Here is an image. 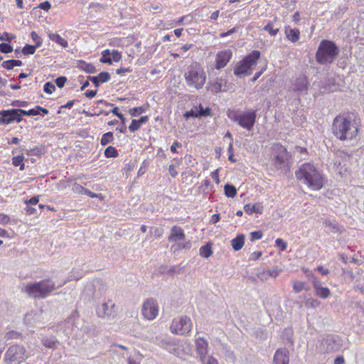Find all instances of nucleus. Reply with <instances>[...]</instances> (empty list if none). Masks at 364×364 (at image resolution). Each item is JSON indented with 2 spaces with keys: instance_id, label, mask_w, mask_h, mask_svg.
<instances>
[{
  "instance_id": "nucleus-1",
  "label": "nucleus",
  "mask_w": 364,
  "mask_h": 364,
  "mask_svg": "<svg viewBox=\"0 0 364 364\" xmlns=\"http://www.w3.org/2000/svg\"><path fill=\"white\" fill-rule=\"evenodd\" d=\"M332 132L341 141H353L357 139L358 127L349 116L338 115L333 119Z\"/></svg>"
},
{
  "instance_id": "nucleus-2",
  "label": "nucleus",
  "mask_w": 364,
  "mask_h": 364,
  "mask_svg": "<svg viewBox=\"0 0 364 364\" xmlns=\"http://www.w3.org/2000/svg\"><path fill=\"white\" fill-rule=\"evenodd\" d=\"M298 180L301 181L314 191L320 190L323 186V178L313 164L304 163L295 172Z\"/></svg>"
},
{
  "instance_id": "nucleus-3",
  "label": "nucleus",
  "mask_w": 364,
  "mask_h": 364,
  "mask_svg": "<svg viewBox=\"0 0 364 364\" xmlns=\"http://www.w3.org/2000/svg\"><path fill=\"white\" fill-rule=\"evenodd\" d=\"M62 285L56 286L52 279L47 278L37 282L23 284L21 287V291L33 299H45Z\"/></svg>"
},
{
  "instance_id": "nucleus-4",
  "label": "nucleus",
  "mask_w": 364,
  "mask_h": 364,
  "mask_svg": "<svg viewBox=\"0 0 364 364\" xmlns=\"http://www.w3.org/2000/svg\"><path fill=\"white\" fill-rule=\"evenodd\" d=\"M339 53V48L333 41L323 40L316 53V60L321 65L331 64L336 60Z\"/></svg>"
},
{
  "instance_id": "nucleus-5",
  "label": "nucleus",
  "mask_w": 364,
  "mask_h": 364,
  "mask_svg": "<svg viewBox=\"0 0 364 364\" xmlns=\"http://www.w3.org/2000/svg\"><path fill=\"white\" fill-rule=\"evenodd\" d=\"M184 77L187 85L196 90L202 88L206 80L203 69L197 63H192L187 68Z\"/></svg>"
},
{
  "instance_id": "nucleus-6",
  "label": "nucleus",
  "mask_w": 364,
  "mask_h": 364,
  "mask_svg": "<svg viewBox=\"0 0 364 364\" xmlns=\"http://www.w3.org/2000/svg\"><path fill=\"white\" fill-rule=\"evenodd\" d=\"M260 57L259 50H253L242 60L236 63L234 68V75L241 78L245 75H250L253 67L257 64V60Z\"/></svg>"
},
{
  "instance_id": "nucleus-7",
  "label": "nucleus",
  "mask_w": 364,
  "mask_h": 364,
  "mask_svg": "<svg viewBox=\"0 0 364 364\" xmlns=\"http://www.w3.org/2000/svg\"><path fill=\"white\" fill-rule=\"evenodd\" d=\"M228 117L230 120L236 122L240 127L251 131L256 121V111H249L242 113L229 112Z\"/></svg>"
},
{
  "instance_id": "nucleus-8",
  "label": "nucleus",
  "mask_w": 364,
  "mask_h": 364,
  "mask_svg": "<svg viewBox=\"0 0 364 364\" xmlns=\"http://www.w3.org/2000/svg\"><path fill=\"white\" fill-rule=\"evenodd\" d=\"M192 326V321L188 316H179L172 321L170 330L173 334L186 336L191 332Z\"/></svg>"
},
{
  "instance_id": "nucleus-9",
  "label": "nucleus",
  "mask_w": 364,
  "mask_h": 364,
  "mask_svg": "<svg viewBox=\"0 0 364 364\" xmlns=\"http://www.w3.org/2000/svg\"><path fill=\"white\" fill-rule=\"evenodd\" d=\"M26 348L23 346L14 345L9 347L4 355L6 363L17 361L21 363L26 359Z\"/></svg>"
},
{
  "instance_id": "nucleus-10",
  "label": "nucleus",
  "mask_w": 364,
  "mask_h": 364,
  "mask_svg": "<svg viewBox=\"0 0 364 364\" xmlns=\"http://www.w3.org/2000/svg\"><path fill=\"white\" fill-rule=\"evenodd\" d=\"M341 346V340L336 335H328L320 343L319 350L323 353L337 351Z\"/></svg>"
},
{
  "instance_id": "nucleus-11",
  "label": "nucleus",
  "mask_w": 364,
  "mask_h": 364,
  "mask_svg": "<svg viewBox=\"0 0 364 364\" xmlns=\"http://www.w3.org/2000/svg\"><path fill=\"white\" fill-rule=\"evenodd\" d=\"M141 312L145 318L154 319L159 314V306L156 300L152 298L146 299L143 304Z\"/></svg>"
},
{
  "instance_id": "nucleus-12",
  "label": "nucleus",
  "mask_w": 364,
  "mask_h": 364,
  "mask_svg": "<svg viewBox=\"0 0 364 364\" xmlns=\"http://www.w3.org/2000/svg\"><path fill=\"white\" fill-rule=\"evenodd\" d=\"M43 313L42 311H31L24 316V323L31 327H37L44 323Z\"/></svg>"
},
{
  "instance_id": "nucleus-13",
  "label": "nucleus",
  "mask_w": 364,
  "mask_h": 364,
  "mask_svg": "<svg viewBox=\"0 0 364 364\" xmlns=\"http://www.w3.org/2000/svg\"><path fill=\"white\" fill-rule=\"evenodd\" d=\"M116 312L115 305L110 301L102 303L97 309V315L102 318H114Z\"/></svg>"
},
{
  "instance_id": "nucleus-14",
  "label": "nucleus",
  "mask_w": 364,
  "mask_h": 364,
  "mask_svg": "<svg viewBox=\"0 0 364 364\" xmlns=\"http://www.w3.org/2000/svg\"><path fill=\"white\" fill-rule=\"evenodd\" d=\"M274 151L276 167L279 169L282 168L289 158L287 151L286 148L282 145L275 146Z\"/></svg>"
},
{
  "instance_id": "nucleus-15",
  "label": "nucleus",
  "mask_w": 364,
  "mask_h": 364,
  "mask_svg": "<svg viewBox=\"0 0 364 364\" xmlns=\"http://www.w3.org/2000/svg\"><path fill=\"white\" fill-rule=\"evenodd\" d=\"M231 50L226 49L218 52L215 56V68L220 70L225 68L232 58Z\"/></svg>"
},
{
  "instance_id": "nucleus-16",
  "label": "nucleus",
  "mask_w": 364,
  "mask_h": 364,
  "mask_svg": "<svg viewBox=\"0 0 364 364\" xmlns=\"http://www.w3.org/2000/svg\"><path fill=\"white\" fill-rule=\"evenodd\" d=\"M196 352L200 357V360H203L204 358L208 357V343L203 338L199 337L196 341Z\"/></svg>"
},
{
  "instance_id": "nucleus-17",
  "label": "nucleus",
  "mask_w": 364,
  "mask_h": 364,
  "mask_svg": "<svg viewBox=\"0 0 364 364\" xmlns=\"http://www.w3.org/2000/svg\"><path fill=\"white\" fill-rule=\"evenodd\" d=\"M232 88V85L223 77L218 79L217 82L211 85V91L215 93L226 92Z\"/></svg>"
},
{
  "instance_id": "nucleus-18",
  "label": "nucleus",
  "mask_w": 364,
  "mask_h": 364,
  "mask_svg": "<svg viewBox=\"0 0 364 364\" xmlns=\"http://www.w3.org/2000/svg\"><path fill=\"white\" fill-rule=\"evenodd\" d=\"M289 353L287 348H279L274 355V364H289Z\"/></svg>"
},
{
  "instance_id": "nucleus-19",
  "label": "nucleus",
  "mask_w": 364,
  "mask_h": 364,
  "mask_svg": "<svg viewBox=\"0 0 364 364\" xmlns=\"http://www.w3.org/2000/svg\"><path fill=\"white\" fill-rule=\"evenodd\" d=\"M308 87L309 82L305 75H300L291 80V88L295 91H306L308 89Z\"/></svg>"
},
{
  "instance_id": "nucleus-20",
  "label": "nucleus",
  "mask_w": 364,
  "mask_h": 364,
  "mask_svg": "<svg viewBox=\"0 0 364 364\" xmlns=\"http://www.w3.org/2000/svg\"><path fill=\"white\" fill-rule=\"evenodd\" d=\"M323 225L328 230L333 233H341L344 230L343 226L341 225L336 220L331 218H326L323 220Z\"/></svg>"
},
{
  "instance_id": "nucleus-21",
  "label": "nucleus",
  "mask_w": 364,
  "mask_h": 364,
  "mask_svg": "<svg viewBox=\"0 0 364 364\" xmlns=\"http://www.w3.org/2000/svg\"><path fill=\"white\" fill-rule=\"evenodd\" d=\"M185 238V234L183 230L177 225H174L171 228V234L168 237L169 241L177 242L182 240Z\"/></svg>"
},
{
  "instance_id": "nucleus-22",
  "label": "nucleus",
  "mask_w": 364,
  "mask_h": 364,
  "mask_svg": "<svg viewBox=\"0 0 364 364\" xmlns=\"http://www.w3.org/2000/svg\"><path fill=\"white\" fill-rule=\"evenodd\" d=\"M4 113L6 114V121L8 124L12 123L14 121L20 122L23 120V118L21 117V114H17V111H16V109L4 110Z\"/></svg>"
},
{
  "instance_id": "nucleus-23",
  "label": "nucleus",
  "mask_w": 364,
  "mask_h": 364,
  "mask_svg": "<svg viewBox=\"0 0 364 364\" xmlns=\"http://www.w3.org/2000/svg\"><path fill=\"white\" fill-rule=\"evenodd\" d=\"M285 35L289 41L296 43L300 38V31L298 28H285Z\"/></svg>"
},
{
  "instance_id": "nucleus-24",
  "label": "nucleus",
  "mask_w": 364,
  "mask_h": 364,
  "mask_svg": "<svg viewBox=\"0 0 364 364\" xmlns=\"http://www.w3.org/2000/svg\"><path fill=\"white\" fill-rule=\"evenodd\" d=\"M245 212L248 215L252 213H262L263 210V206L259 203H255L254 205L247 204L244 206Z\"/></svg>"
},
{
  "instance_id": "nucleus-25",
  "label": "nucleus",
  "mask_w": 364,
  "mask_h": 364,
  "mask_svg": "<svg viewBox=\"0 0 364 364\" xmlns=\"http://www.w3.org/2000/svg\"><path fill=\"white\" fill-rule=\"evenodd\" d=\"M245 243V235L241 234L231 240V245L235 251L241 250Z\"/></svg>"
},
{
  "instance_id": "nucleus-26",
  "label": "nucleus",
  "mask_w": 364,
  "mask_h": 364,
  "mask_svg": "<svg viewBox=\"0 0 364 364\" xmlns=\"http://www.w3.org/2000/svg\"><path fill=\"white\" fill-rule=\"evenodd\" d=\"M48 38L50 41L58 43L63 48H67L68 46V41L57 33H49Z\"/></svg>"
},
{
  "instance_id": "nucleus-27",
  "label": "nucleus",
  "mask_w": 364,
  "mask_h": 364,
  "mask_svg": "<svg viewBox=\"0 0 364 364\" xmlns=\"http://www.w3.org/2000/svg\"><path fill=\"white\" fill-rule=\"evenodd\" d=\"M43 345L48 348H56L59 345L58 341L55 337H46L41 341Z\"/></svg>"
},
{
  "instance_id": "nucleus-28",
  "label": "nucleus",
  "mask_w": 364,
  "mask_h": 364,
  "mask_svg": "<svg viewBox=\"0 0 364 364\" xmlns=\"http://www.w3.org/2000/svg\"><path fill=\"white\" fill-rule=\"evenodd\" d=\"M171 338L167 336H159L154 338V343L162 348H164L168 344L169 341Z\"/></svg>"
},
{
  "instance_id": "nucleus-29",
  "label": "nucleus",
  "mask_w": 364,
  "mask_h": 364,
  "mask_svg": "<svg viewBox=\"0 0 364 364\" xmlns=\"http://www.w3.org/2000/svg\"><path fill=\"white\" fill-rule=\"evenodd\" d=\"M23 63L18 60H8L2 63L1 65L3 68L7 70H11L16 66H21Z\"/></svg>"
},
{
  "instance_id": "nucleus-30",
  "label": "nucleus",
  "mask_w": 364,
  "mask_h": 364,
  "mask_svg": "<svg viewBox=\"0 0 364 364\" xmlns=\"http://www.w3.org/2000/svg\"><path fill=\"white\" fill-rule=\"evenodd\" d=\"M200 255L204 258H208L213 254L211 244L207 243L199 250Z\"/></svg>"
},
{
  "instance_id": "nucleus-31",
  "label": "nucleus",
  "mask_w": 364,
  "mask_h": 364,
  "mask_svg": "<svg viewBox=\"0 0 364 364\" xmlns=\"http://www.w3.org/2000/svg\"><path fill=\"white\" fill-rule=\"evenodd\" d=\"M80 68L87 73H95L97 72V69L92 64L84 61L80 62Z\"/></svg>"
},
{
  "instance_id": "nucleus-32",
  "label": "nucleus",
  "mask_w": 364,
  "mask_h": 364,
  "mask_svg": "<svg viewBox=\"0 0 364 364\" xmlns=\"http://www.w3.org/2000/svg\"><path fill=\"white\" fill-rule=\"evenodd\" d=\"M114 140L113 133L111 132H107L102 136L100 144L102 146H106L109 143L112 142Z\"/></svg>"
},
{
  "instance_id": "nucleus-33",
  "label": "nucleus",
  "mask_w": 364,
  "mask_h": 364,
  "mask_svg": "<svg viewBox=\"0 0 364 364\" xmlns=\"http://www.w3.org/2000/svg\"><path fill=\"white\" fill-rule=\"evenodd\" d=\"M263 30L266 32L269 33V34L272 36H274L277 34L279 31V28H274V23L269 21L267 24L263 28Z\"/></svg>"
},
{
  "instance_id": "nucleus-34",
  "label": "nucleus",
  "mask_w": 364,
  "mask_h": 364,
  "mask_svg": "<svg viewBox=\"0 0 364 364\" xmlns=\"http://www.w3.org/2000/svg\"><path fill=\"white\" fill-rule=\"evenodd\" d=\"M225 194L228 198H233L236 193L237 190L232 185L226 184L224 187Z\"/></svg>"
},
{
  "instance_id": "nucleus-35",
  "label": "nucleus",
  "mask_w": 364,
  "mask_h": 364,
  "mask_svg": "<svg viewBox=\"0 0 364 364\" xmlns=\"http://www.w3.org/2000/svg\"><path fill=\"white\" fill-rule=\"evenodd\" d=\"M176 346H177V342L175 338H171L168 344L165 346L164 349L169 352L170 353L175 354L176 353Z\"/></svg>"
},
{
  "instance_id": "nucleus-36",
  "label": "nucleus",
  "mask_w": 364,
  "mask_h": 364,
  "mask_svg": "<svg viewBox=\"0 0 364 364\" xmlns=\"http://www.w3.org/2000/svg\"><path fill=\"white\" fill-rule=\"evenodd\" d=\"M104 154L107 158H115L119 154L115 147L109 146L105 150Z\"/></svg>"
},
{
  "instance_id": "nucleus-37",
  "label": "nucleus",
  "mask_w": 364,
  "mask_h": 364,
  "mask_svg": "<svg viewBox=\"0 0 364 364\" xmlns=\"http://www.w3.org/2000/svg\"><path fill=\"white\" fill-rule=\"evenodd\" d=\"M146 109H147V107H146V106L134 107V108H132L129 109V114L132 117H137V116L140 115L141 114L144 113Z\"/></svg>"
},
{
  "instance_id": "nucleus-38",
  "label": "nucleus",
  "mask_w": 364,
  "mask_h": 364,
  "mask_svg": "<svg viewBox=\"0 0 364 364\" xmlns=\"http://www.w3.org/2000/svg\"><path fill=\"white\" fill-rule=\"evenodd\" d=\"M24 157L23 155L14 156L12 159V164L15 166H20V170L23 171L24 169V164L23 163Z\"/></svg>"
},
{
  "instance_id": "nucleus-39",
  "label": "nucleus",
  "mask_w": 364,
  "mask_h": 364,
  "mask_svg": "<svg viewBox=\"0 0 364 364\" xmlns=\"http://www.w3.org/2000/svg\"><path fill=\"white\" fill-rule=\"evenodd\" d=\"M196 112H198V118L210 115V108L206 107L204 109L201 105H200L198 107H196Z\"/></svg>"
},
{
  "instance_id": "nucleus-40",
  "label": "nucleus",
  "mask_w": 364,
  "mask_h": 364,
  "mask_svg": "<svg viewBox=\"0 0 364 364\" xmlns=\"http://www.w3.org/2000/svg\"><path fill=\"white\" fill-rule=\"evenodd\" d=\"M315 293L318 296L322 299H326L330 295V290L327 287H321L315 291Z\"/></svg>"
},
{
  "instance_id": "nucleus-41",
  "label": "nucleus",
  "mask_w": 364,
  "mask_h": 364,
  "mask_svg": "<svg viewBox=\"0 0 364 364\" xmlns=\"http://www.w3.org/2000/svg\"><path fill=\"white\" fill-rule=\"evenodd\" d=\"M38 47L35 45L26 44L22 49V53L23 55H32L34 54Z\"/></svg>"
},
{
  "instance_id": "nucleus-42",
  "label": "nucleus",
  "mask_w": 364,
  "mask_h": 364,
  "mask_svg": "<svg viewBox=\"0 0 364 364\" xmlns=\"http://www.w3.org/2000/svg\"><path fill=\"white\" fill-rule=\"evenodd\" d=\"M4 338L7 341L18 339L21 338V333L16 331H10L5 334Z\"/></svg>"
},
{
  "instance_id": "nucleus-43",
  "label": "nucleus",
  "mask_w": 364,
  "mask_h": 364,
  "mask_svg": "<svg viewBox=\"0 0 364 364\" xmlns=\"http://www.w3.org/2000/svg\"><path fill=\"white\" fill-rule=\"evenodd\" d=\"M96 77L98 79L100 84L108 82L110 79V75L107 72H101Z\"/></svg>"
},
{
  "instance_id": "nucleus-44",
  "label": "nucleus",
  "mask_w": 364,
  "mask_h": 364,
  "mask_svg": "<svg viewBox=\"0 0 364 364\" xmlns=\"http://www.w3.org/2000/svg\"><path fill=\"white\" fill-rule=\"evenodd\" d=\"M305 305L307 308L316 309L320 305V301L315 299H309L306 301Z\"/></svg>"
},
{
  "instance_id": "nucleus-45",
  "label": "nucleus",
  "mask_w": 364,
  "mask_h": 364,
  "mask_svg": "<svg viewBox=\"0 0 364 364\" xmlns=\"http://www.w3.org/2000/svg\"><path fill=\"white\" fill-rule=\"evenodd\" d=\"M293 289L295 292H300L303 289L307 290V289L305 288V283L299 281H296L294 282Z\"/></svg>"
},
{
  "instance_id": "nucleus-46",
  "label": "nucleus",
  "mask_w": 364,
  "mask_h": 364,
  "mask_svg": "<svg viewBox=\"0 0 364 364\" xmlns=\"http://www.w3.org/2000/svg\"><path fill=\"white\" fill-rule=\"evenodd\" d=\"M55 90V86L51 82H47L43 86V91L48 94H52Z\"/></svg>"
},
{
  "instance_id": "nucleus-47",
  "label": "nucleus",
  "mask_w": 364,
  "mask_h": 364,
  "mask_svg": "<svg viewBox=\"0 0 364 364\" xmlns=\"http://www.w3.org/2000/svg\"><path fill=\"white\" fill-rule=\"evenodd\" d=\"M31 37L32 40L35 42V46L39 48L42 44L41 38L35 31H32L31 33Z\"/></svg>"
},
{
  "instance_id": "nucleus-48",
  "label": "nucleus",
  "mask_w": 364,
  "mask_h": 364,
  "mask_svg": "<svg viewBox=\"0 0 364 364\" xmlns=\"http://www.w3.org/2000/svg\"><path fill=\"white\" fill-rule=\"evenodd\" d=\"M12 50L13 48L11 45L6 43H0V52L3 53H9L12 52Z\"/></svg>"
},
{
  "instance_id": "nucleus-49",
  "label": "nucleus",
  "mask_w": 364,
  "mask_h": 364,
  "mask_svg": "<svg viewBox=\"0 0 364 364\" xmlns=\"http://www.w3.org/2000/svg\"><path fill=\"white\" fill-rule=\"evenodd\" d=\"M275 245L282 251L285 250L287 249V242L283 239H282V238H277L275 240Z\"/></svg>"
},
{
  "instance_id": "nucleus-50",
  "label": "nucleus",
  "mask_w": 364,
  "mask_h": 364,
  "mask_svg": "<svg viewBox=\"0 0 364 364\" xmlns=\"http://www.w3.org/2000/svg\"><path fill=\"white\" fill-rule=\"evenodd\" d=\"M183 116H184V117L186 119H188L190 117H197V118H198V112H196V107H195L194 108L191 109L190 111L186 112L183 114Z\"/></svg>"
},
{
  "instance_id": "nucleus-51",
  "label": "nucleus",
  "mask_w": 364,
  "mask_h": 364,
  "mask_svg": "<svg viewBox=\"0 0 364 364\" xmlns=\"http://www.w3.org/2000/svg\"><path fill=\"white\" fill-rule=\"evenodd\" d=\"M140 127L141 126L139 125L138 121L136 119H133L129 127V129L131 132H134L139 129Z\"/></svg>"
},
{
  "instance_id": "nucleus-52",
  "label": "nucleus",
  "mask_w": 364,
  "mask_h": 364,
  "mask_svg": "<svg viewBox=\"0 0 364 364\" xmlns=\"http://www.w3.org/2000/svg\"><path fill=\"white\" fill-rule=\"evenodd\" d=\"M263 236V234L261 231H255L250 233V240L251 241H255L257 240H260Z\"/></svg>"
},
{
  "instance_id": "nucleus-53",
  "label": "nucleus",
  "mask_w": 364,
  "mask_h": 364,
  "mask_svg": "<svg viewBox=\"0 0 364 364\" xmlns=\"http://www.w3.org/2000/svg\"><path fill=\"white\" fill-rule=\"evenodd\" d=\"M11 222L10 218L8 215L0 213V225H6Z\"/></svg>"
},
{
  "instance_id": "nucleus-54",
  "label": "nucleus",
  "mask_w": 364,
  "mask_h": 364,
  "mask_svg": "<svg viewBox=\"0 0 364 364\" xmlns=\"http://www.w3.org/2000/svg\"><path fill=\"white\" fill-rule=\"evenodd\" d=\"M112 62H119L122 58V55L118 50H113L111 53Z\"/></svg>"
},
{
  "instance_id": "nucleus-55",
  "label": "nucleus",
  "mask_w": 364,
  "mask_h": 364,
  "mask_svg": "<svg viewBox=\"0 0 364 364\" xmlns=\"http://www.w3.org/2000/svg\"><path fill=\"white\" fill-rule=\"evenodd\" d=\"M201 362L203 364H219L217 359L212 355H208V357L204 358V360H201Z\"/></svg>"
},
{
  "instance_id": "nucleus-56",
  "label": "nucleus",
  "mask_w": 364,
  "mask_h": 364,
  "mask_svg": "<svg viewBox=\"0 0 364 364\" xmlns=\"http://www.w3.org/2000/svg\"><path fill=\"white\" fill-rule=\"evenodd\" d=\"M66 81H67V78L65 77L60 76V77H58V78H56L55 83L58 87L62 88L64 87Z\"/></svg>"
},
{
  "instance_id": "nucleus-57",
  "label": "nucleus",
  "mask_w": 364,
  "mask_h": 364,
  "mask_svg": "<svg viewBox=\"0 0 364 364\" xmlns=\"http://www.w3.org/2000/svg\"><path fill=\"white\" fill-rule=\"evenodd\" d=\"M266 274L267 277H272L274 278H276L279 275V272L277 270H267V271H262V275Z\"/></svg>"
},
{
  "instance_id": "nucleus-58",
  "label": "nucleus",
  "mask_w": 364,
  "mask_h": 364,
  "mask_svg": "<svg viewBox=\"0 0 364 364\" xmlns=\"http://www.w3.org/2000/svg\"><path fill=\"white\" fill-rule=\"evenodd\" d=\"M85 188L80 186V184L75 183L73 187V190L75 193L83 195V192Z\"/></svg>"
},
{
  "instance_id": "nucleus-59",
  "label": "nucleus",
  "mask_w": 364,
  "mask_h": 364,
  "mask_svg": "<svg viewBox=\"0 0 364 364\" xmlns=\"http://www.w3.org/2000/svg\"><path fill=\"white\" fill-rule=\"evenodd\" d=\"M312 278H313V280H312L313 287H314V290L316 291L317 289H318L319 288H321L322 287L321 283V281L317 277L312 276Z\"/></svg>"
},
{
  "instance_id": "nucleus-60",
  "label": "nucleus",
  "mask_w": 364,
  "mask_h": 364,
  "mask_svg": "<svg viewBox=\"0 0 364 364\" xmlns=\"http://www.w3.org/2000/svg\"><path fill=\"white\" fill-rule=\"evenodd\" d=\"M14 107H23L28 105V102L21 100H15L11 103Z\"/></svg>"
},
{
  "instance_id": "nucleus-61",
  "label": "nucleus",
  "mask_w": 364,
  "mask_h": 364,
  "mask_svg": "<svg viewBox=\"0 0 364 364\" xmlns=\"http://www.w3.org/2000/svg\"><path fill=\"white\" fill-rule=\"evenodd\" d=\"M38 7L43 10L48 11L50 9L51 4L48 1L41 3Z\"/></svg>"
},
{
  "instance_id": "nucleus-62",
  "label": "nucleus",
  "mask_w": 364,
  "mask_h": 364,
  "mask_svg": "<svg viewBox=\"0 0 364 364\" xmlns=\"http://www.w3.org/2000/svg\"><path fill=\"white\" fill-rule=\"evenodd\" d=\"M202 187H204L203 188V191L204 192H206V193H208L209 191L210 190V183L208 180H204L202 181Z\"/></svg>"
},
{
  "instance_id": "nucleus-63",
  "label": "nucleus",
  "mask_w": 364,
  "mask_h": 364,
  "mask_svg": "<svg viewBox=\"0 0 364 364\" xmlns=\"http://www.w3.org/2000/svg\"><path fill=\"white\" fill-rule=\"evenodd\" d=\"M100 61L102 63H108L109 65L112 64V59L110 55H105V54L102 55Z\"/></svg>"
},
{
  "instance_id": "nucleus-64",
  "label": "nucleus",
  "mask_w": 364,
  "mask_h": 364,
  "mask_svg": "<svg viewBox=\"0 0 364 364\" xmlns=\"http://www.w3.org/2000/svg\"><path fill=\"white\" fill-rule=\"evenodd\" d=\"M191 246H192V243L189 240L186 241L185 242L180 243L178 245L179 248H181V249H186V250L191 249Z\"/></svg>"
}]
</instances>
